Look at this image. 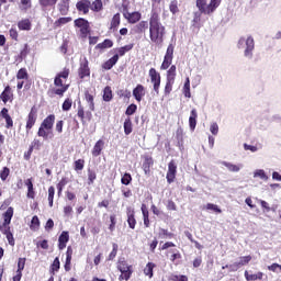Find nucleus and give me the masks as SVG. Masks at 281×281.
Masks as SVG:
<instances>
[{
	"label": "nucleus",
	"instance_id": "nucleus-51",
	"mask_svg": "<svg viewBox=\"0 0 281 281\" xmlns=\"http://www.w3.org/2000/svg\"><path fill=\"white\" fill-rule=\"evenodd\" d=\"M74 104V101L71 99H66L61 105L63 111H70L71 105Z\"/></svg>",
	"mask_w": 281,
	"mask_h": 281
},
{
	"label": "nucleus",
	"instance_id": "nucleus-1",
	"mask_svg": "<svg viewBox=\"0 0 281 281\" xmlns=\"http://www.w3.org/2000/svg\"><path fill=\"white\" fill-rule=\"evenodd\" d=\"M237 48L244 50V58L251 60L254 58V50L256 49V42L254 41V36H241L237 42Z\"/></svg>",
	"mask_w": 281,
	"mask_h": 281
},
{
	"label": "nucleus",
	"instance_id": "nucleus-52",
	"mask_svg": "<svg viewBox=\"0 0 281 281\" xmlns=\"http://www.w3.org/2000/svg\"><path fill=\"white\" fill-rule=\"evenodd\" d=\"M0 232H1L2 234H4V236L8 235V234H10V233H11V232H10V223H7V224H5V222H3V223L0 225Z\"/></svg>",
	"mask_w": 281,
	"mask_h": 281
},
{
	"label": "nucleus",
	"instance_id": "nucleus-16",
	"mask_svg": "<svg viewBox=\"0 0 281 281\" xmlns=\"http://www.w3.org/2000/svg\"><path fill=\"white\" fill-rule=\"evenodd\" d=\"M68 243H69V233L64 231L58 238V248L60 250L65 249Z\"/></svg>",
	"mask_w": 281,
	"mask_h": 281
},
{
	"label": "nucleus",
	"instance_id": "nucleus-53",
	"mask_svg": "<svg viewBox=\"0 0 281 281\" xmlns=\"http://www.w3.org/2000/svg\"><path fill=\"white\" fill-rule=\"evenodd\" d=\"M159 238H172V233H169L168 229L160 228L159 229Z\"/></svg>",
	"mask_w": 281,
	"mask_h": 281
},
{
	"label": "nucleus",
	"instance_id": "nucleus-4",
	"mask_svg": "<svg viewBox=\"0 0 281 281\" xmlns=\"http://www.w3.org/2000/svg\"><path fill=\"white\" fill-rule=\"evenodd\" d=\"M117 269L121 272L119 280H131V276H133V266L128 265L124 258L119 259Z\"/></svg>",
	"mask_w": 281,
	"mask_h": 281
},
{
	"label": "nucleus",
	"instance_id": "nucleus-11",
	"mask_svg": "<svg viewBox=\"0 0 281 281\" xmlns=\"http://www.w3.org/2000/svg\"><path fill=\"white\" fill-rule=\"evenodd\" d=\"M75 26L80 27L81 34H89V21L79 18L75 20Z\"/></svg>",
	"mask_w": 281,
	"mask_h": 281
},
{
	"label": "nucleus",
	"instance_id": "nucleus-21",
	"mask_svg": "<svg viewBox=\"0 0 281 281\" xmlns=\"http://www.w3.org/2000/svg\"><path fill=\"white\" fill-rule=\"evenodd\" d=\"M104 148V140L102 139H99L93 149H92V156L93 157H100L101 153H102V149Z\"/></svg>",
	"mask_w": 281,
	"mask_h": 281
},
{
	"label": "nucleus",
	"instance_id": "nucleus-39",
	"mask_svg": "<svg viewBox=\"0 0 281 281\" xmlns=\"http://www.w3.org/2000/svg\"><path fill=\"white\" fill-rule=\"evenodd\" d=\"M134 45L133 44H127L123 47H120L116 49L117 56H124L127 52H131L133 49Z\"/></svg>",
	"mask_w": 281,
	"mask_h": 281
},
{
	"label": "nucleus",
	"instance_id": "nucleus-43",
	"mask_svg": "<svg viewBox=\"0 0 281 281\" xmlns=\"http://www.w3.org/2000/svg\"><path fill=\"white\" fill-rule=\"evenodd\" d=\"M169 10H170L171 14L179 13V1L172 0L169 4Z\"/></svg>",
	"mask_w": 281,
	"mask_h": 281
},
{
	"label": "nucleus",
	"instance_id": "nucleus-59",
	"mask_svg": "<svg viewBox=\"0 0 281 281\" xmlns=\"http://www.w3.org/2000/svg\"><path fill=\"white\" fill-rule=\"evenodd\" d=\"M137 30L138 32H146V30H148V21H140L137 24Z\"/></svg>",
	"mask_w": 281,
	"mask_h": 281
},
{
	"label": "nucleus",
	"instance_id": "nucleus-12",
	"mask_svg": "<svg viewBox=\"0 0 281 281\" xmlns=\"http://www.w3.org/2000/svg\"><path fill=\"white\" fill-rule=\"evenodd\" d=\"M69 87H58V88H50L47 91V95L49 98H54V95H59V98H63Z\"/></svg>",
	"mask_w": 281,
	"mask_h": 281
},
{
	"label": "nucleus",
	"instance_id": "nucleus-27",
	"mask_svg": "<svg viewBox=\"0 0 281 281\" xmlns=\"http://www.w3.org/2000/svg\"><path fill=\"white\" fill-rule=\"evenodd\" d=\"M85 100H86L90 111H95V103L93 102V94L89 93V91H86Z\"/></svg>",
	"mask_w": 281,
	"mask_h": 281
},
{
	"label": "nucleus",
	"instance_id": "nucleus-23",
	"mask_svg": "<svg viewBox=\"0 0 281 281\" xmlns=\"http://www.w3.org/2000/svg\"><path fill=\"white\" fill-rule=\"evenodd\" d=\"M117 27H120V13L113 15L110 24V32H117Z\"/></svg>",
	"mask_w": 281,
	"mask_h": 281
},
{
	"label": "nucleus",
	"instance_id": "nucleus-5",
	"mask_svg": "<svg viewBox=\"0 0 281 281\" xmlns=\"http://www.w3.org/2000/svg\"><path fill=\"white\" fill-rule=\"evenodd\" d=\"M150 82L154 85V91L156 95H159V88L161 87V75L157 72V69H149Z\"/></svg>",
	"mask_w": 281,
	"mask_h": 281
},
{
	"label": "nucleus",
	"instance_id": "nucleus-10",
	"mask_svg": "<svg viewBox=\"0 0 281 281\" xmlns=\"http://www.w3.org/2000/svg\"><path fill=\"white\" fill-rule=\"evenodd\" d=\"M146 95V88L138 83L134 89H133V97L135 98L136 102H142V99Z\"/></svg>",
	"mask_w": 281,
	"mask_h": 281
},
{
	"label": "nucleus",
	"instance_id": "nucleus-31",
	"mask_svg": "<svg viewBox=\"0 0 281 281\" xmlns=\"http://www.w3.org/2000/svg\"><path fill=\"white\" fill-rule=\"evenodd\" d=\"M262 272H258L256 274H249V271H245V278L247 281H256V280H262Z\"/></svg>",
	"mask_w": 281,
	"mask_h": 281
},
{
	"label": "nucleus",
	"instance_id": "nucleus-54",
	"mask_svg": "<svg viewBox=\"0 0 281 281\" xmlns=\"http://www.w3.org/2000/svg\"><path fill=\"white\" fill-rule=\"evenodd\" d=\"M222 269H229V272H235V271L239 270L240 267L238 266V263L236 261L233 265L223 266Z\"/></svg>",
	"mask_w": 281,
	"mask_h": 281
},
{
	"label": "nucleus",
	"instance_id": "nucleus-48",
	"mask_svg": "<svg viewBox=\"0 0 281 281\" xmlns=\"http://www.w3.org/2000/svg\"><path fill=\"white\" fill-rule=\"evenodd\" d=\"M71 18H59L57 21H55L56 27H60V25H67V23H70Z\"/></svg>",
	"mask_w": 281,
	"mask_h": 281
},
{
	"label": "nucleus",
	"instance_id": "nucleus-63",
	"mask_svg": "<svg viewBox=\"0 0 281 281\" xmlns=\"http://www.w3.org/2000/svg\"><path fill=\"white\" fill-rule=\"evenodd\" d=\"M85 161L82 159H78L75 161V170H83Z\"/></svg>",
	"mask_w": 281,
	"mask_h": 281
},
{
	"label": "nucleus",
	"instance_id": "nucleus-20",
	"mask_svg": "<svg viewBox=\"0 0 281 281\" xmlns=\"http://www.w3.org/2000/svg\"><path fill=\"white\" fill-rule=\"evenodd\" d=\"M196 117H199L196 109H192L189 117V126L191 131H194V128H196Z\"/></svg>",
	"mask_w": 281,
	"mask_h": 281
},
{
	"label": "nucleus",
	"instance_id": "nucleus-33",
	"mask_svg": "<svg viewBox=\"0 0 281 281\" xmlns=\"http://www.w3.org/2000/svg\"><path fill=\"white\" fill-rule=\"evenodd\" d=\"M56 3H58V0H40V5L43 8V10L54 8Z\"/></svg>",
	"mask_w": 281,
	"mask_h": 281
},
{
	"label": "nucleus",
	"instance_id": "nucleus-64",
	"mask_svg": "<svg viewBox=\"0 0 281 281\" xmlns=\"http://www.w3.org/2000/svg\"><path fill=\"white\" fill-rule=\"evenodd\" d=\"M58 269H60V259L56 257L52 265V271H58Z\"/></svg>",
	"mask_w": 281,
	"mask_h": 281
},
{
	"label": "nucleus",
	"instance_id": "nucleus-29",
	"mask_svg": "<svg viewBox=\"0 0 281 281\" xmlns=\"http://www.w3.org/2000/svg\"><path fill=\"white\" fill-rule=\"evenodd\" d=\"M25 186L27 187V199H34L35 193H34V183H32V179H27L25 181Z\"/></svg>",
	"mask_w": 281,
	"mask_h": 281
},
{
	"label": "nucleus",
	"instance_id": "nucleus-36",
	"mask_svg": "<svg viewBox=\"0 0 281 281\" xmlns=\"http://www.w3.org/2000/svg\"><path fill=\"white\" fill-rule=\"evenodd\" d=\"M102 8H103L102 0H94L90 5V9L92 10V12H101Z\"/></svg>",
	"mask_w": 281,
	"mask_h": 281
},
{
	"label": "nucleus",
	"instance_id": "nucleus-28",
	"mask_svg": "<svg viewBox=\"0 0 281 281\" xmlns=\"http://www.w3.org/2000/svg\"><path fill=\"white\" fill-rule=\"evenodd\" d=\"M12 216H14V209L12 206L8 207L3 213V223H12Z\"/></svg>",
	"mask_w": 281,
	"mask_h": 281
},
{
	"label": "nucleus",
	"instance_id": "nucleus-22",
	"mask_svg": "<svg viewBox=\"0 0 281 281\" xmlns=\"http://www.w3.org/2000/svg\"><path fill=\"white\" fill-rule=\"evenodd\" d=\"M117 60H120V55L115 54L112 58L104 63L103 69H113V67L117 65Z\"/></svg>",
	"mask_w": 281,
	"mask_h": 281
},
{
	"label": "nucleus",
	"instance_id": "nucleus-7",
	"mask_svg": "<svg viewBox=\"0 0 281 281\" xmlns=\"http://www.w3.org/2000/svg\"><path fill=\"white\" fill-rule=\"evenodd\" d=\"M37 119H38V113L36 111V108L33 106L27 115L26 131H32V128L34 127V124H36Z\"/></svg>",
	"mask_w": 281,
	"mask_h": 281
},
{
	"label": "nucleus",
	"instance_id": "nucleus-58",
	"mask_svg": "<svg viewBox=\"0 0 281 281\" xmlns=\"http://www.w3.org/2000/svg\"><path fill=\"white\" fill-rule=\"evenodd\" d=\"M117 249H119L117 244H113L112 251L110 252L108 260H113L115 258V256H117Z\"/></svg>",
	"mask_w": 281,
	"mask_h": 281
},
{
	"label": "nucleus",
	"instance_id": "nucleus-49",
	"mask_svg": "<svg viewBox=\"0 0 281 281\" xmlns=\"http://www.w3.org/2000/svg\"><path fill=\"white\" fill-rule=\"evenodd\" d=\"M27 70L25 68H21L19 71H18V75H16V78L18 80H27Z\"/></svg>",
	"mask_w": 281,
	"mask_h": 281
},
{
	"label": "nucleus",
	"instance_id": "nucleus-3",
	"mask_svg": "<svg viewBox=\"0 0 281 281\" xmlns=\"http://www.w3.org/2000/svg\"><path fill=\"white\" fill-rule=\"evenodd\" d=\"M222 0H211L207 4V0H196L195 5L200 12L203 14H214L218 5H221Z\"/></svg>",
	"mask_w": 281,
	"mask_h": 281
},
{
	"label": "nucleus",
	"instance_id": "nucleus-32",
	"mask_svg": "<svg viewBox=\"0 0 281 281\" xmlns=\"http://www.w3.org/2000/svg\"><path fill=\"white\" fill-rule=\"evenodd\" d=\"M126 19L130 23H137V21L142 19V13L140 12L128 13Z\"/></svg>",
	"mask_w": 281,
	"mask_h": 281
},
{
	"label": "nucleus",
	"instance_id": "nucleus-38",
	"mask_svg": "<svg viewBox=\"0 0 281 281\" xmlns=\"http://www.w3.org/2000/svg\"><path fill=\"white\" fill-rule=\"evenodd\" d=\"M111 47H113V41L111 40H104L102 43L97 45V49H109Z\"/></svg>",
	"mask_w": 281,
	"mask_h": 281
},
{
	"label": "nucleus",
	"instance_id": "nucleus-56",
	"mask_svg": "<svg viewBox=\"0 0 281 281\" xmlns=\"http://www.w3.org/2000/svg\"><path fill=\"white\" fill-rule=\"evenodd\" d=\"M135 111H137V105L135 103H132L127 106L125 115H134Z\"/></svg>",
	"mask_w": 281,
	"mask_h": 281
},
{
	"label": "nucleus",
	"instance_id": "nucleus-8",
	"mask_svg": "<svg viewBox=\"0 0 281 281\" xmlns=\"http://www.w3.org/2000/svg\"><path fill=\"white\" fill-rule=\"evenodd\" d=\"M87 76H91V70L89 69V60L85 57L79 67V77L82 79L87 78Z\"/></svg>",
	"mask_w": 281,
	"mask_h": 281
},
{
	"label": "nucleus",
	"instance_id": "nucleus-61",
	"mask_svg": "<svg viewBox=\"0 0 281 281\" xmlns=\"http://www.w3.org/2000/svg\"><path fill=\"white\" fill-rule=\"evenodd\" d=\"M8 177H10V169L8 167H4L2 169V171L0 172V179L2 181H5V179H8Z\"/></svg>",
	"mask_w": 281,
	"mask_h": 281
},
{
	"label": "nucleus",
	"instance_id": "nucleus-57",
	"mask_svg": "<svg viewBox=\"0 0 281 281\" xmlns=\"http://www.w3.org/2000/svg\"><path fill=\"white\" fill-rule=\"evenodd\" d=\"M95 179H97L95 171L89 169L88 170V183H89V186H91L93 183V181H95Z\"/></svg>",
	"mask_w": 281,
	"mask_h": 281
},
{
	"label": "nucleus",
	"instance_id": "nucleus-50",
	"mask_svg": "<svg viewBox=\"0 0 281 281\" xmlns=\"http://www.w3.org/2000/svg\"><path fill=\"white\" fill-rule=\"evenodd\" d=\"M131 181H133V177L131 176V173H124L121 179V183H123V186H130Z\"/></svg>",
	"mask_w": 281,
	"mask_h": 281
},
{
	"label": "nucleus",
	"instance_id": "nucleus-47",
	"mask_svg": "<svg viewBox=\"0 0 281 281\" xmlns=\"http://www.w3.org/2000/svg\"><path fill=\"white\" fill-rule=\"evenodd\" d=\"M205 209L211 210L212 212H215L216 214H221L223 212V210H221V207H218V205L213 204V203H207Z\"/></svg>",
	"mask_w": 281,
	"mask_h": 281
},
{
	"label": "nucleus",
	"instance_id": "nucleus-45",
	"mask_svg": "<svg viewBox=\"0 0 281 281\" xmlns=\"http://www.w3.org/2000/svg\"><path fill=\"white\" fill-rule=\"evenodd\" d=\"M251 262V256H245V257H239L237 265L240 267H245L246 265H249Z\"/></svg>",
	"mask_w": 281,
	"mask_h": 281
},
{
	"label": "nucleus",
	"instance_id": "nucleus-41",
	"mask_svg": "<svg viewBox=\"0 0 281 281\" xmlns=\"http://www.w3.org/2000/svg\"><path fill=\"white\" fill-rule=\"evenodd\" d=\"M54 194H56V189L54 187L48 188V205L54 207Z\"/></svg>",
	"mask_w": 281,
	"mask_h": 281
},
{
	"label": "nucleus",
	"instance_id": "nucleus-2",
	"mask_svg": "<svg viewBox=\"0 0 281 281\" xmlns=\"http://www.w3.org/2000/svg\"><path fill=\"white\" fill-rule=\"evenodd\" d=\"M166 36V26L158 24L149 26V38L157 47H164V38Z\"/></svg>",
	"mask_w": 281,
	"mask_h": 281
},
{
	"label": "nucleus",
	"instance_id": "nucleus-18",
	"mask_svg": "<svg viewBox=\"0 0 281 281\" xmlns=\"http://www.w3.org/2000/svg\"><path fill=\"white\" fill-rule=\"evenodd\" d=\"M221 165L225 166L229 172H240V169L243 168V164L234 165L232 162L221 161Z\"/></svg>",
	"mask_w": 281,
	"mask_h": 281
},
{
	"label": "nucleus",
	"instance_id": "nucleus-37",
	"mask_svg": "<svg viewBox=\"0 0 281 281\" xmlns=\"http://www.w3.org/2000/svg\"><path fill=\"white\" fill-rule=\"evenodd\" d=\"M175 85V79H167L166 86H165V95L168 97L170 93H172V87Z\"/></svg>",
	"mask_w": 281,
	"mask_h": 281
},
{
	"label": "nucleus",
	"instance_id": "nucleus-34",
	"mask_svg": "<svg viewBox=\"0 0 281 281\" xmlns=\"http://www.w3.org/2000/svg\"><path fill=\"white\" fill-rule=\"evenodd\" d=\"M103 100H104V102H111V100H113V91L111 90V87L104 88Z\"/></svg>",
	"mask_w": 281,
	"mask_h": 281
},
{
	"label": "nucleus",
	"instance_id": "nucleus-62",
	"mask_svg": "<svg viewBox=\"0 0 281 281\" xmlns=\"http://www.w3.org/2000/svg\"><path fill=\"white\" fill-rule=\"evenodd\" d=\"M210 131L212 135H218V123L216 122L211 123Z\"/></svg>",
	"mask_w": 281,
	"mask_h": 281
},
{
	"label": "nucleus",
	"instance_id": "nucleus-25",
	"mask_svg": "<svg viewBox=\"0 0 281 281\" xmlns=\"http://www.w3.org/2000/svg\"><path fill=\"white\" fill-rule=\"evenodd\" d=\"M254 179H261V181H269V176L263 169H256L254 171Z\"/></svg>",
	"mask_w": 281,
	"mask_h": 281
},
{
	"label": "nucleus",
	"instance_id": "nucleus-9",
	"mask_svg": "<svg viewBox=\"0 0 281 281\" xmlns=\"http://www.w3.org/2000/svg\"><path fill=\"white\" fill-rule=\"evenodd\" d=\"M13 99L14 94L12 93V88L7 86L0 94V100L3 102V104H8V102H12Z\"/></svg>",
	"mask_w": 281,
	"mask_h": 281
},
{
	"label": "nucleus",
	"instance_id": "nucleus-13",
	"mask_svg": "<svg viewBox=\"0 0 281 281\" xmlns=\"http://www.w3.org/2000/svg\"><path fill=\"white\" fill-rule=\"evenodd\" d=\"M56 122V115L49 114L44 121L42 122V128H46V131H52L54 128V123Z\"/></svg>",
	"mask_w": 281,
	"mask_h": 281
},
{
	"label": "nucleus",
	"instance_id": "nucleus-14",
	"mask_svg": "<svg viewBox=\"0 0 281 281\" xmlns=\"http://www.w3.org/2000/svg\"><path fill=\"white\" fill-rule=\"evenodd\" d=\"M126 214H127L128 227L131 229H135V225H137V221L135 220V210H133V207L128 206Z\"/></svg>",
	"mask_w": 281,
	"mask_h": 281
},
{
	"label": "nucleus",
	"instance_id": "nucleus-35",
	"mask_svg": "<svg viewBox=\"0 0 281 281\" xmlns=\"http://www.w3.org/2000/svg\"><path fill=\"white\" fill-rule=\"evenodd\" d=\"M38 227H41V220H38V216H33L31 221L30 228L32 232H37Z\"/></svg>",
	"mask_w": 281,
	"mask_h": 281
},
{
	"label": "nucleus",
	"instance_id": "nucleus-44",
	"mask_svg": "<svg viewBox=\"0 0 281 281\" xmlns=\"http://www.w3.org/2000/svg\"><path fill=\"white\" fill-rule=\"evenodd\" d=\"M153 269H155V263L148 262L144 268L145 276H148V278H153Z\"/></svg>",
	"mask_w": 281,
	"mask_h": 281
},
{
	"label": "nucleus",
	"instance_id": "nucleus-19",
	"mask_svg": "<svg viewBox=\"0 0 281 281\" xmlns=\"http://www.w3.org/2000/svg\"><path fill=\"white\" fill-rule=\"evenodd\" d=\"M37 135L38 137H43V139H52V137H54V132L45 127H40L37 131Z\"/></svg>",
	"mask_w": 281,
	"mask_h": 281
},
{
	"label": "nucleus",
	"instance_id": "nucleus-15",
	"mask_svg": "<svg viewBox=\"0 0 281 281\" xmlns=\"http://www.w3.org/2000/svg\"><path fill=\"white\" fill-rule=\"evenodd\" d=\"M76 8L79 12H83V14H89V8H91V1L81 0L77 2Z\"/></svg>",
	"mask_w": 281,
	"mask_h": 281
},
{
	"label": "nucleus",
	"instance_id": "nucleus-26",
	"mask_svg": "<svg viewBox=\"0 0 281 281\" xmlns=\"http://www.w3.org/2000/svg\"><path fill=\"white\" fill-rule=\"evenodd\" d=\"M18 27H19V30L30 32V30H32V22H30L29 19L21 20L18 23Z\"/></svg>",
	"mask_w": 281,
	"mask_h": 281
},
{
	"label": "nucleus",
	"instance_id": "nucleus-6",
	"mask_svg": "<svg viewBox=\"0 0 281 281\" xmlns=\"http://www.w3.org/2000/svg\"><path fill=\"white\" fill-rule=\"evenodd\" d=\"M177 178V164L175 162V160H171L168 164V171H167V182L168 183H175V179Z\"/></svg>",
	"mask_w": 281,
	"mask_h": 281
},
{
	"label": "nucleus",
	"instance_id": "nucleus-40",
	"mask_svg": "<svg viewBox=\"0 0 281 281\" xmlns=\"http://www.w3.org/2000/svg\"><path fill=\"white\" fill-rule=\"evenodd\" d=\"M269 124H271V119H269L267 115L259 120V126L262 131L267 130Z\"/></svg>",
	"mask_w": 281,
	"mask_h": 281
},
{
	"label": "nucleus",
	"instance_id": "nucleus-30",
	"mask_svg": "<svg viewBox=\"0 0 281 281\" xmlns=\"http://www.w3.org/2000/svg\"><path fill=\"white\" fill-rule=\"evenodd\" d=\"M123 128L125 135H131L133 133V121H131L130 117L125 119Z\"/></svg>",
	"mask_w": 281,
	"mask_h": 281
},
{
	"label": "nucleus",
	"instance_id": "nucleus-55",
	"mask_svg": "<svg viewBox=\"0 0 281 281\" xmlns=\"http://www.w3.org/2000/svg\"><path fill=\"white\" fill-rule=\"evenodd\" d=\"M165 56L175 58V45L173 44L168 45Z\"/></svg>",
	"mask_w": 281,
	"mask_h": 281
},
{
	"label": "nucleus",
	"instance_id": "nucleus-60",
	"mask_svg": "<svg viewBox=\"0 0 281 281\" xmlns=\"http://www.w3.org/2000/svg\"><path fill=\"white\" fill-rule=\"evenodd\" d=\"M41 146H43V144L41 143V140L38 139H33V142L31 143L30 148H32V150H41Z\"/></svg>",
	"mask_w": 281,
	"mask_h": 281
},
{
	"label": "nucleus",
	"instance_id": "nucleus-42",
	"mask_svg": "<svg viewBox=\"0 0 281 281\" xmlns=\"http://www.w3.org/2000/svg\"><path fill=\"white\" fill-rule=\"evenodd\" d=\"M183 93H184V98H192V93L190 92V78L186 79V82L183 86Z\"/></svg>",
	"mask_w": 281,
	"mask_h": 281
},
{
	"label": "nucleus",
	"instance_id": "nucleus-17",
	"mask_svg": "<svg viewBox=\"0 0 281 281\" xmlns=\"http://www.w3.org/2000/svg\"><path fill=\"white\" fill-rule=\"evenodd\" d=\"M155 25H162V24H161V21L159 18V12H157V10L153 9L150 19H149V27L155 26Z\"/></svg>",
	"mask_w": 281,
	"mask_h": 281
},
{
	"label": "nucleus",
	"instance_id": "nucleus-24",
	"mask_svg": "<svg viewBox=\"0 0 281 281\" xmlns=\"http://www.w3.org/2000/svg\"><path fill=\"white\" fill-rule=\"evenodd\" d=\"M58 9L60 14L65 16L69 12V0H60Z\"/></svg>",
	"mask_w": 281,
	"mask_h": 281
},
{
	"label": "nucleus",
	"instance_id": "nucleus-46",
	"mask_svg": "<svg viewBox=\"0 0 281 281\" xmlns=\"http://www.w3.org/2000/svg\"><path fill=\"white\" fill-rule=\"evenodd\" d=\"M177 76V66L172 65L169 70L167 71V79L168 80H175Z\"/></svg>",
	"mask_w": 281,
	"mask_h": 281
}]
</instances>
